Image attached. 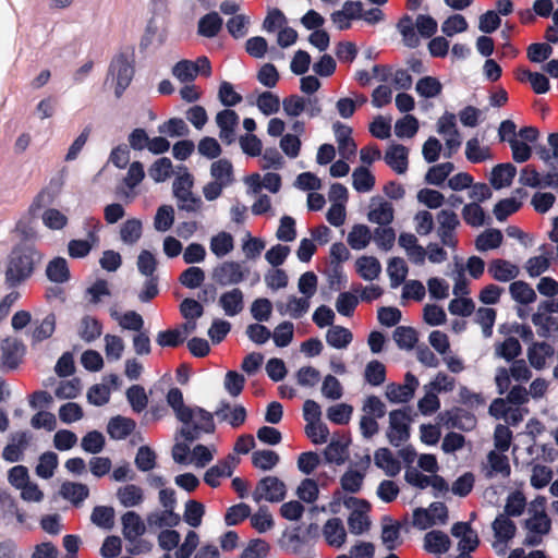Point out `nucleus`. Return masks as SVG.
<instances>
[{
    "instance_id": "nucleus-1",
    "label": "nucleus",
    "mask_w": 558,
    "mask_h": 558,
    "mask_svg": "<svg viewBox=\"0 0 558 558\" xmlns=\"http://www.w3.org/2000/svg\"><path fill=\"white\" fill-rule=\"evenodd\" d=\"M39 254L31 247H19L9 256L5 281L10 286H17L31 277Z\"/></svg>"
},
{
    "instance_id": "nucleus-2",
    "label": "nucleus",
    "mask_w": 558,
    "mask_h": 558,
    "mask_svg": "<svg viewBox=\"0 0 558 558\" xmlns=\"http://www.w3.org/2000/svg\"><path fill=\"white\" fill-rule=\"evenodd\" d=\"M546 498H535L529 507V518L525 520L527 534L524 543L529 546H536L542 542L544 535L550 531V520L545 512Z\"/></svg>"
},
{
    "instance_id": "nucleus-3",
    "label": "nucleus",
    "mask_w": 558,
    "mask_h": 558,
    "mask_svg": "<svg viewBox=\"0 0 558 558\" xmlns=\"http://www.w3.org/2000/svg\"><path fill=\"white\" fill-rule=\"evenodd\" d=\"M134 76V60L129 53H118L110 62L106 85L114 90L116 97L120 98L129 87Z\"/></svg>"
},
{
    "instance_id": "nucleus-4",
    "label": "nucleus",
    "mask_w": 558,
    "mask_h": 558,
    "mask_svg": "<svg viewBox=\"0 0 558 558\" xmlns=\"http://www.w3.org/2000/svg\"><path fill=\"white\" fill-rule=\"evenodd\" d=\"M193 178L185 168L180 169L173 182V194L178 201V207L189 213H197L203 208V202L192 193Z\"/></svg>"
},
{
    "instance_id": "nucleus-5",
    "label": "nucleus",
    "mask_w": 558,
    "mask_h": 558,
    "mask_svg": "<svg viewBox=\"0 0 558 558\" xmlns=\"http://www.w3.org/2000/svg\"><path fill=\"white\" fill-rule=\"evenodd\" d=\"M187 415L179 421L183 424L180 434L186 440H193L199 432H211L214 429L213 415L201 408H187Z\"/></svg>"
},
{
    "instance_id": "nucleus-6",
    "label": "nucleus",
    "mask_w": 558,
    "mask_h": 558,
    "mask_svg": "<svg viewBox=\"0 0 558 558\" xmlns=\"http://www.w3.org/2000/svg\"><path fill=\"white\" fill-rule=\"evenodd\" d=\"M121 521L123 535L132 545L130 551L132 554L148 551L150 549V545L147 542L140 539L146 531V526L142 518L133 511H128L123 514Z\"/></svg>"
},
{
    "instance_id": "nucleus-7",
    "label": "nucleus",
    "mask_w": 558,
    "mask_h": 558,
    "mask_svg": "<svg viewBox=\"0 0 558 558\" xmlns=\"http://www.w3.org/2000/svg\"><path fill=\"white\" fill-rule=\"evenodd\" d=\"M436 126L437 133L441 135L445 141L444 156L450 158L458 151L462 144V138L456 123V116L451 112H445L438 119Z\"/></svg>"
},
{
    "instance_id": "nucleus-8",
    "label": "nucleus",
    "mask_w": 558,
    "mask_h": 558,
    "mask_svg": "<svg viewBox=\"0 0 558 558\" xmlns=\"http://www.w3.org/2000/svg\"><path fill=\"white\" fill-rule=\"evenodd\" d=\"M410 423L411 418L405 410L399 409L389 413L386 437L392 446L399 447L409 439Z\"/></svg>"
},
{
    "instance_id": "nucleus-9",
    "label": "nucleus",
    "mask_w": 558,
    "mask_h": 558,
    "mask_svg": "<svg viewBox=\"0 0 558 558\" xmlns=\"http://www.w3.org/2000/svg\"><path fill=\"white\" fill-rule=\"evenodd\" d=\"M286 485L281 480L276 476H266L258 482L252 497L256 502L262 500L279 502L286 497Z\"/></svg>"
},
{
    "instance_id": "nucleus-10",
    "label": "nucleus",
    "mask_w": 558,
    "mask_h": 558,
    "mask_svg": "<svg viewBox=\"0 0 558 558\" xmlns=\"http://www.w3.org/2000/svg\"><path fill=\"white\" fill-rule=\"evenodd\" d=\"M248 276V269L240 262L228 260L213 270L214 280L220 286H232L242 282Z\"/></svg>"
},
{
    "instance_id": "nucleus-11",
    "label": "nucleus",
    "mask_w": 558,
    "mask_h": 558,
    "mask_svg": "<svg viewBox=\"0 0 558 558\" xmlns=\"http://www.w3.org/2000/svg\"><path fill=\"white\" fill-rule=\"evenodd\" d=\"M25 345L15 337H7L0 342V368L14 369L23 360Z\"/></svg>"
},
{
    "instance_id": "nucleus-12",
    "label": "nucleus",
    "mask_w": 558,
    "mask_h": 558,
    "mask_svg": "<svg viewBox=\"0 0 558 558\" xmlns=\"http://www.w3.org/2000/svg\"><path fill=\"white\" fill-rule=\"evenodd\" d=\"M418 385V379L413 374L407 373L402 385L389 384L386 386L385 396L391 403H405L414 397Z\"/></svg>"
},
{
    "instance_id": "nucleus-13",
    "label": "nucleus",
    "mask_w": 558,
    "mask_h": 558,
    "mask_svg": "<svg viewBox=\"0 0 558 558\" xmlns=\"http://www.w3.org/2000/svg\"><path fill=\"white\" fill-rule=\"evenodd\" d=\"M482 472L487 478H507L511 473V466L506 451L494 449L489 451L486 461L483 463Z\"/></svg>"
},
{
    "instance_id": "nucleus-14",
    "label": "nucleus",
    "mask_w": 558,
    "mask_h": 558,
    "mask_svg": "<svg viewBox=\"0 0 558 558\" xmlns=\"http://www.w3.org/2000/svg\"><path fill=\"white\" fill-rule=\"evenodd\" d=\"M247 192L253 195L260 193L262 189L270 193H278L281 187V177L275 172H267L263 177L259 173H253L244 180Z\"/></svg>"
},
{
    "instance_id": "nucleus-15",
    "label": "nucleus",
    "mask_w": 558,
    "mask_h": 558,
    "mask_svg": "<svg viewBox=\"0 0 558 558\" xmlns=\"http://www.w3.org/2000/svg\"><path fill=\"white\" fill-rule=\"evenodd\" d=\"M344 504L348 508L359 505V508L353 510L348 518L350 532L354 535L366 532L369 529V519L366 514L367 504L353 497L348 498Z\"/></svg>"
},
{
    "instance_id": "nucleus-16",
    "label": "nucleus",
    "mask_w": 558,
    "mask_h": 558,
    "mask_svg": "<svg viewBox=\"0 0 558 558\" xmlns=\"http://www.w3.org/2000/svg\"><path fill=\"white\" fill-rule=\"evenodd\" d=\"M239 462L240 459L238 457L229 454L225 460L219 461L206 471L204 476L205 483L211 487L219 486L220 478L231 476Z\"/></svg>"
},
{
    "instance_id": "nucleus-17",
    "label": "nucleus",
    "mask_w": 558,
    "mask_h": 558,
    "mask_svg": "<svg viewBox=\"0 0 558 558\" xmlns=\"http://www.w3.org/2000/svg\"><path fill=\"white\" fill-rule=\"evenodd\" d=\"M369 464L371 457L365 456L354 468H350L341 477L342 488L350 493L359 492Z\"/></svg>"
},
{
    "instance_id": "nucleus-18",
    "label": "nucleus",
    "mask_w": 558,
    "mask_h": 558,
    "mask_svg": "<svg viewBox=\"0 0 558 558\" xmlns=\"http://www.w3.org/2000/svg\"><path fill=\"white\" fill-rule=\"evenodd\" d=\"M395 217V209L391 203L383 199L381 197H374L371 199L367 219L379 226H387L392 222Z\"/></svg>"
},
{
    "instance_id": "nucleus-19",
    "label": "nucleus",
    "mask_w": 558,
    "mask_h": 558,
    "mask_svg": "<svg viewBox=\"0 0 558 558\" xmlns=\"http://www.w3.org/2000/svg\"><path fill=\"white\" fill-rule=\"evenodd\" d=\"M216 123L219 128V137L226 144L235 140V128L239 123V116L231 109H225L217 113Z\"/></svg>"
},
{
    "instance_id": "nucleus-20",
    "label": "nucleus",
    "mask_w": 558,
    "mask_h": 558,
    "mask_svg": "<svg viewBox=\"0 0 558 558\" xmlns=\"http://www.w3.org/2000/svg\"><path fill=\"white\" fill-rule=\"evenodd\" d=\"M493 530L496 537L494 548L497 551H505L506 542L511 539L515 534L517 527L514 523L505 514H500L493 522Z\"/></svg>"
},
{
    "instance_id": "nucleus-21",
    "label": "nucleus",
    "mask_w": 558,
    "mask_h": 558,
    "mask_svg": "<svg viewBox=\"0 0 558 558\" xmlns=\"http://www.w3.org/2000/svg\"><path fill=\"white\" fill-rule=\"evenodd\" d=\"M409 149L401 144H390L386 149L385 162L398 174H403L408 170Z\"/></svg>"
},
{
    "instance_id": "nucleus-22",
    "label": "nucleus",
    "mask_w": 558,
    "mask_h": 558,
    "mask_svg": "<svg viewBox=\"0 0 558 558\" xmlns=\"http://www.w3.org/2000/svg\"><path fill=\"white\" fill-rule=\"evenodd\" d=\"M322 532L326 543L331 547L340 548L347 541V532L339 518L327 520Z\"/></svg>"
},
{
    "instance_id": "nucleus-23",
    "label": "nucleus",
    "mask_w": 558,
    "mask_h": 558,
    "mask_svg": "<svg viewBox=\"0 0 558 558\" xmlns=\"http://www.w3.org/2000/svg\"><path fill=\"white\" fill-rule=\"evenodd\" d=\"M218 303L227 316L233 317L240 314L244 308V294L240 289L234 288L223 292L219 296Z\"/></svg>"
},
{
    "instance_id": "nucleus-24",
    "label": "nucleus",
    "mask_w": 558,
    "mask_h": 558,
    "mask_svg": "<svg viewBox=\"0 0 558 558\" xmlns=\"http://www.w3.org/2000/svg\"><path fill=\"white\" fill-rule=\"evenodd\" d=\"M451 534L460 538L458 547L461 551L469 553L474 550L478 545V537L468 523L458 522L453 524Z\"/></svg>"
},
{
    "instance_id": "nucleus-25",
    "label": "nucleus",
    "mask_w": 558,
    "mask_h": 558,
    "mask_svg": "<svg viewBox=\"0 0 558 558\" xmlns=\"http://www.w3.org/2000/svg\"><path fill=\"white\" fill-rule=\"evenodd\" d=\"M515 174L517 169L512 163H499L492 169L489 183L495 190H501L511 185Z\"/></svg>"
},
{
    "instance_id": "nucleus-26",
    "label": "nucleus",
    "mask_w": 558,
    "mask_h": 558,
    "mask_svg": "<svg viewBox=\"0 0 558 558\" xmlns=\"http://www.w3.org/2000/svg\"><path fill=\"white\" fill-rule=\"evenodd\" d=\"M375 465L383 470L387 476L393 477L401 471L400 461L388 448H379L374 453Z\"/></svg>"
},
{
    "instance_id": "nucleus-27",
    "label": "nucleus",
    "mask_w": 558,
    "mask_h": 558,
    "mask_svg": "<svg viewBox=\"0 0 558 558\" xmlns=\"http://www.w3.org/2000/svg\"><path fill=\"white\" fill-rule=\"evenodd\" d=\"M28 437L24 432L15 433L10 436L9 444L3 448L2 458L8 462H17L21 460L27 446Z\"/></svg>"
},
{
    "instance_id": "nucleus-28",
    "label": "nucleus",
    "mask_w": 558,
    "mask_h": 558,
    "mask_svg": "<svg viewBox=\"0 0 558 558\" xmlns=\"http://www.w3.org/2000/svg\"><path fill=\"white\" fill-rule=\"evenodd\" d=\"M333 132L336 141L338 143L339 154L345 159H349L352 156H354L356 145L351 138L352 130L347 125L335 123Z\"/></svg>"
},
{
    "instance_id": "nucleus-29",
    "label": "nucleus",
    "mask_w": 558,
    "mask_h": 558,
    "mask_svg": "<svg viewBox=\"0 0 558 558\" xmlns=\"http://www.w3.org/2000/svg\"><path fill=\"white\" fill-rule=\"evenodd\" d=\"M209 250L217 257L222 258L234 250V238L227 231L214 234L209 240Z\"/></svg>"
},
{
    "instance_id": "nucleus-30",
    "label": "nucleus",
    "mask_w": 558,
    "mask_h": 558,
    "mask_svg": "<svg viewBox=\"0 0 558 558\" xmlns=\"http://www.w3.org/2000/svg\"><path fill=\"white\" fill-rule=\"evenodd\" d=\"M98 243V235L95 231H92L85 240H71L68 243V253L72 258H83L86 257Z\"/></svg>"
},
{
    "instance_id": "nucleus-31",
    "label": "nucleus",
    "mask_w": 558,
    "mask_h": 558,
    "mask_svg": "<svg viewBox=\"0 0 558 558\" xmlns=\"http://www.w3.org/2000/svg\"><path fill=\"white\" fill-rule=\"evenodd\" d=\"M355 270L366 281H373L381 272V265L374 256H361L355 262Z\"/></svg>"
},
{
    "instance_id": "nucleus-32",
    "label": "nucleus",
    "mask_w": 558,
    "mask_h": 558,
    "mask_svg": "<svg viewBox=\"0 0 558 558\" xmlns=\"http://www.w3.org/2000/svg\"><path fill=\"white\" fill-rule=\"evenodd\" d=\"M488 271L495 280L501 282L510 281L517 278L520 274V269L517 265L504 259L494 260L490 264Z\"/></svg>"
},
{
    "instance_id": "nucleus-33",
    "label": "nucleus",
    "mask_w": 558,
    "mask_h": 558,
    "mask_svg": "<svg viewBox=\"0 0 558 558\" xmlns=\"http://www.w3.org/2000/svg\"><path fill=\"white\" fill-rule=\"evenodd\" d=\"M216 415L222 421L228 422L232 427L241 426L246 420L244 407L236 404L230 405L222 403L216 411Z\"/></svg>"
},
{
    "instance_id": "nucleus-34",
    "label": "nucleus",
    "mask_w": 558,
    "mask_h": 558,
    "mask_svg": "<svg viewBox=\"0 0 558 558\" xmlns=\"http://www.w3.org/2000/svg\"><path fill=\"white\" fill-rule=\"evenodd\" d=\"M110 316L119 324L122 329L141 331L144 326L142 316L134 311L121 313L117 308L112 307L110 308Z\"/></svg>"
},
{
    "instance_id": "nucleus-35",
    "label": "nucleus",
    "mask_w": 558,
    "mask_h": 558,
    "mask_svg": "<svg viewBox=\"0 0 558 558\" xmlns=\"http://www.w3.org/2000/svg\"><path fill=\"white\" fill-rule=\"evenodd\" d=\"M450 545L448 535L441 531H430L424 537V548L432 554H445Z\"/></svg>"
},
{
    "instance_id": "nucleus-36",
    "label": "nucleus",
    "mask_w": 558,
    "mask_h": 558,
    "mask_svg": "<svg viewBox=\"0 0 558 558\" xmlns=\"http://www.w3.org/2000/svg\"><path fill=\"white\" fill-rule=\"evenodd\" d=\"M553 354L554 348L546 342L534 343L527 351L530 364L536 369L543 368Z\"/></svg>"
},
{
    "instance_id": "nucleus-37",
    "label": "nucleus",
    "mask_w": 558,
    "mask_h": 558,
    "mask_svg": "<svg viewBox=\"0 0 558 558\" xmlns=\"http://www.w3.org/2000/svg\"><path fill=\"white\" fill-rule=\"evenodd\" d=\"M509 293L512 300L519 304L527 305L536 300L534 289L525 281H513L509 286Z\"/></svg>"
},
{
    "instance_id": "nucleus-38",
    "label": "nucleus",
    "mask_w": 558,
    "mask_h": 558,
    "mask_svg": "<svg viewBox=\"0 0 558 558\" xmlns=\"http://www.w3.org/2000/svg\"><path fill=\"white\" fill-rule=\"evenodd\" d=\"M310 307L307 298L290 296L287 304L278 303L277 310L281 315H290L293 318L302 317Z\"/></svg>"
},
{
    "instance_id": "nucleus-39",
    "label": "nucleus",
    "mask_w": 558,
    "mask_h": 558,
    "mask_svg": "<svg viewBox=\"0 0 558 558\" xmlns=\"http://www.w3.org/2000/svg\"><path fill=\"white\" fill-rule=\"evenodd\" d=\"M117 497L125 508L136 507L144 500L143 489L134 484L120 487L117 492Z\"/></svg>"
},
{
    "instance_id": "nucleus-40",
    "label": "nucleus",
    "mask_w": 558,
    "mask_h": 558,
    "mask_svg": "<svg viewBox=\"0 0 558 558\" xmlns=\"http://www.w3.org/2000/svg\"><path fill=\"white\" fill-rule=\"evenodd\" d=\"M409 272L405 260L401 257H392L387 265V274L392 289L404 282Z\"/></svg>"
},
{
    "instance_id": "nucleus-41",
    "label": "nucleus",
    "mask_w": 558,
    "mask_h": 558,
    "mask_svg": "<svg viewBox=\"0 0 558 558\" xmlns=\"http://www.w3.org/2000/svg\"><path fill=\"white\" fill-rule=\"evenodd\" d=\"M222 27V19L217 12H210L205 14L198 21L197 32L201 36L213 38L217 36Z\"/></svg>"
},
{
    "instance_id": "nucleus-42",
    "label": "nucleus",
    "mask_w": 558,
    "mask_h": 558,
    "mask_svg": "<svg viewBox=\"0 0 558 558\" xmlns=\"http://www.w3.org/2000/svg\"><path fill=\"white\" fill-rule=\"evenodd\" d=\"M147 522L149 526L154 527H173L180 523V515L174 510L163 509L151 512L147 517Z\"/></svg>"
},
{
    "instance_id": "nucleus-43",
    "label": "nucleus",
    "mask_w": 558,
    "mask_h": 558,
    "mask_svg": "<svg viewBox=\"0 0 558 558\" xmlns=\"http://www.w3.org/2000/svg\"><path fill=\"white\" fill-rule=\"evenodd\" d=\"M373 235L371 229L365 225H355L348 234V243L351 248L360 251L365 248Z\"/></svg>"
},
{
    "instance_id": "nucleus-44",
    "label": "nucleus",
    "mask_w": 558,
    "mask_h": 558,
    "mask_svg": "<svg viewBox=\"0 0 558 558\" xmlns=\"http://www.w3.org/2000/svg\"><path fill=\"white\" fill-rule=\"evenodd\" d=\"M142 232V220L137 218H131L122 223L120 228V238L123 243L133 245L141 239Z\"/></svg>"
},
{
    "instance_id": "nucleus-45",
    "label": "nucleus",
    "mask_w": 558,
    "mask_h": 558,
    "mask_svg": "<svg viewBox=\"0 0 558 558\" xmlns=\"http://www.w3.org/2000/svg\"><path fill=\"white\" fill-rule=\"evenodd\" d=\"M56 317L53 314L47 315L40 322L36 320L33 325L31 338L33 342H40L48 339L54 331Z\"/></svg>"
},
{
    "instance_id": "nucleus-46",
    "label": "nucleus",
    "mask_w": 558,
    "mask_h": 558,
    "mask_svg": "<svg viewBox=\"0 0 558 558\" xmlns=\"http://www.w3.org/2000/svg\"><path fill=\"white\" fill-rule=\"evenodd\" d=\"M46 274L49 280L62 283L69 280L70 270L65 258L56 257L49 262L46 268Z\"/></svg>"
},
{
    "instance_id": "nucleus-47",
    "label": "nucleus",
    "mask_w": 558,
    "mask_h": 558,
    "mask_svg": "<svg viewBox=\"0 0 558 558\" xmlns=\"http://www.w3.org/2000/svg\"><path fill=\"white\" fill-rule=\"evenodd\" d=\"M327 343L336 349H344L352 341V333L341 326H332L326 333Z\"/></svg>"
},
{
    "instance_id": "nucleus-48",
    "label": "nucleus",
    "mask_w": 558,
    "mask_h": 558,
    "mask_svg": "<svg viewBox=\"0 0 558 558\" xmlns=\"http://www.w3.org/2000/svg\"><path fill=\"white\" fill-rule=\"evenodd\" d=\"M135 428V423L131 418L117 416L108 424V433L114 439H123Z\"/></svg>"
},
{
    "instance_id": "nucleus-49",
    "label": "nucleus",
    "mask_w": 558,
    "mask_h": 558,
    "mask_svg": "<svg viewBox=\"0 0 558 558\" xmlns=\"http://www.w3.org/2000/svg\"><path fill=\"white\" fill-rule=\"evenodd\" d=\"M415 90L423 98H434L440 95L442 85L434 76H424L416 82Z\"/></svg>"
},
{
    "instance_id": "nucleus-50",
    "label": "nucleus",
    "mask_w": 558,
    "mask_h": 558,
    "mask_svg": "<svg viewBox=\"0 0 558 558\" xmlns=\"http://www.w3.org/2000/svg\"><path fill=\"white\" fill-rule=\"evenodd\" d=\"M352 185L360 193H366L373 190L375 178L365 167L356 168L352 173Z\"/></svg>"
},
{
    "instance_id": "nucleus-51",
    "label": "nucleus",
    "mask_w": 558,
    "mask_h": 558,
    "mask_svg": "<svg viewBox=\"0 0 558 558\" xmlns=\"http://www.w3.org/2000/svg\"><path fill=\"white\" fill-rule=\"evenodd\" d=\"M172 162L169 158L166 157L157 159L148 169L149 177L156 183L165 182L172 175Z\"/></svg>"
},
{
    "instance_id": "nucleus-52",
    "label": "nucleus",
    "mask_w": 558,
    "mask_h": 558,
    "mask_svg": "<svg viewBox=\"0 0 558 558\" xmlns=\"http://www.w3.org/2000/svg\"><path fill=\"white\" fill-rule=\"evenodd\" d=\"M465 157L473 163H478L492 158L487 146H482L477 138H471L465 144Z\"/></svg>"
},
{
    "instance_id": "nucleus-53",
    "label": "nucleus",
    "mask_w": 558,
    "mask_h": 558,
    "mask_svg": "<svg viewBox=\"0 0 558 558\" xmlns=\"http://www.w3.org/2000/svg\"><path fill=\"white\" fill-rule=\"evenodd\" d=\"M502 242V233L498 229H488L482 232L475 241L476 248L485 252L497 248Z\"/></svg>"
},
{
    "instance_id": "nucleus-54",
    "label": "nucleus",
    "mask_w": 558,
    "mask_h": 558,
    "mask_svg": "<svg viewBox=\"0 0 558 558\" xmlns=\"http://www.w3.org/2000/svg\"><path fill=\"white\" fill-rule=\"evenodd\" d=\"M398 31L400 32L402 36V40L405 46L410 48H415L420 45V38L416 33V28L414 26V23L410 16L402 17L398 25Z\"/></svg>"
},
{
    "instance_id": "nucleus-55",
    "label": "nucleus",
    "mask_w": 558,
    "mask_h": 558,
    "mask_svg": "<svg viewBox=\"0 0 558 558\" xmlns=\"http://www.w3.org/2000/svg\"><path fill=\"white\" fill-rule=\"evenodd\" d=\"M105 354L108 361H119L124 352L125 344L122 338L116 335H106L104 337Z\"/></svg>"
},
{
    "instance_id": "nucleus-56",
    "label": "nucleus",
    "mask_w": 558,
    "mask_h": 558,
    "mask_svg": "<svg viewBox=\"0 0 558 558\" xmlns=\"http://www.w3.org/2000/svg\"><path fill=\"white\" fill-rule=\"evenodd\" d=\"M418 131V121L412 114H407L395 123V134L399 138H412Z\"/></svg>"
},
{
    "instance_id": "nucleus-57",
    "label": "nucleus",
    "mask_w": 558,
    "mask_h": 558,
    "mask_svg": "<svg viewBox=\"0 0 558 558\" xmlns=\"http://www.w3.org/2000/svg\"><path fill=\"white\" fill-rule=\"evenodd\" d=\"M204 514L205 507L199 501L187 500L185 502L183 519L185 523L189 524L190 526L198 527L202 524Z\"/></svg>"
},
{
    "instance_id": "nucleus-58",
    "label": "nucleus",
    "mask_w": 558,
    "mask_h": 558,
    "mask_svg": "<svg viewBox=\"0 0 558 558\" xmlns=\"http://www.w3.org/2000/svg\"><path fill=\"white\" fill-rule=\"evenodd\" d=\"M279 462V456L271 450H257L252 453V463L263 471L272 470Z\"/></svg>"
},
{
    "instance_id": "nucleus-59",
    "label": "nucleus",
    "mask_w": 558,
    "mask_h": 558,
    "mask_svg": "<svg viewBox=\"0 0 558 558\" xmlns=\"http://www.w3.org/2000/svg\"><path fill=\"white\" fill-rule=\"evenodd\" d=\"M453 170L454 166L449 161L433 166L426 172L425 180L429 184L441 185Z\"/></svg>"
},
{
    "instance_id": "nucleus-60",
    "label": "nucleus",
    "mask_w": 558,
    "mask_h": 558,
    "mask_svg": "<svg viewBox=\"0 0 558 558\" xmlns=\"http://www.w3.org/2000/svg\"><path fill=\"white\" fill-rule=\"evenodd\" d=\"M327 462L342 464L348 457L347 444L342 440H331L324 451Z\"/></svg>"
},
{
    "instance_id": "nucleus-61",
    "label": "nucleus",
    "mask_w": 558,
    "mask_h": 558,
    "mask_svg": "<svg viewBox=\"0 0 558 558\" xmlns=\"http://www.w3.org/2000/svg\"><path fill=\"white\" fill-rule=\"evenodd\" d=\"M78 335L84 341L92 342L100 337L101 325L97 319L86 316L80 323Z\"/></svg>"
},
{
    "instance_id": "nucleus-62",
    "label": "nucleus",
    "mask_w": 558,
    "mask_h": 558,
    "mask_svg": "<svg viewBox=\"0 0 558 558\" xmlns=\"http://www.w3.org/2000/svg\"><path fill=\"white\" fill-rule=\"evenodd\" d=\"M250 24V17L246 14H235L234 16H231L227 23L226 27L229 32V34L235 38H243L247 34Z\"/></svg>"
},
{
    "instance_id": "nucleus-63",
    "label": "nucleus",
    "mask_w": 558,
    "mask_h": 558,
    "mask_svg": "<svg viewBox=\"0 0 558 558\" xmlns=\"http://www.w3.org/2000/svg\"><path fill=\"white\" fill-rule=\"evenodd\" d=\"M174 222V209L170 205H162L157 209L154 218V228L159 232L168 231Z\"/></svg>"
},
{
    "instance_id": "nucleus-64",
    "label": "nucleus",
    "mask_w": 558,
    "mask_h": 558,
    "mask_svg": "<svg viewBox=\"0 0 558 558\" xmlns=\"http://www.w3.org/2000/svg\"><path fill=\"white\" fill-rule=\"evenodd\" d=\"M256 106L263 114L271 116L279 111L280 99L271 92H264L257 97Z\"/></svg>"
}]
</instances>
